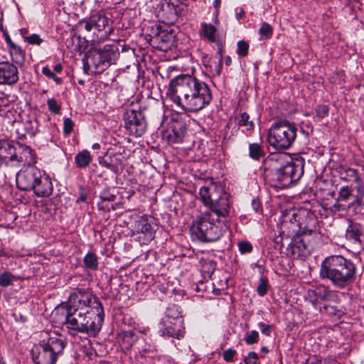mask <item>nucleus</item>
Masks as SVG:
<instances>
[{"label": "nucleus", "mask_w": 364, "mask_h": 364, "mask_svg": "<svg viewBox=\"0 0 364 364\" xmlns=\"http://www.w3.org/2000/svg\"><path fill=\"white\" fill-rule=\"evenodd\" d=\"M168 91L172 101L183 110L190 112L203 109L212 100L209 86L189 75H180L171 80Z\"/></svg>", "instance_id": "f257e3e1"}, {"label": "nucleus", "mask_w": 364, "mask_h": 364, "mask_svg": "<svg viewBox=\"0 0 364 364\" xmlns=\"http://www.w3.org/2000/svg\"><path fill=\"white\" fill-rule=\"evenodd\" d=\"M356 267L354 262L342 255L326 257L321 264L319 277L328 280L333 287L344 289L355 279Z\"/></svg>", "instance_id": "f03ea898"}, {"label": "nucleus", "mask_w": 364, "mask_h": 364, "mask_svg": "<svg viewBox=\"0 0 364 364\" xmlns=\"http://www.w3.org/2000/svg\"><path fill=\"white\" fill-rule=\"evenodd\" d=\"M104 318V308L66 311L65 325L72 335L82 333L95 338L102 329Z\"/></svg>", "instance_id": "7ed1b4c3"}, {"label": "nucleus", "mask_w": 364, "mask_h": 364, "mask_svg": "<svg viewBox=\"0 0 364 364\" xmlns=\"http://www.w3.org/2000/svg\"><path fill=\"white\" fill-rule=\"evenodd\" d=\"M228 229L227 222L203 212L193 222L190 232L193 240L213 242L218 240Z\"/></svg>", "instance_id": "20e7f679"}, {"label": "nucleus", "mask_w": 364, "mask_h": 364, "mask_svg": "<svg viewBox=\"0 0 364 364\" xmlns=\"http://www.w3.org/2000/svg\"><path fill=\"white\" fill-rule=\"evenodd\" d=\"M284 156L282 155H274L270 161L283 162ZM304 160L301 157L291 159L285 164L281 163L280 166L272 165V185L277 188H285L291 184L297 182L304 174Z\"/></svg>", "instance_id": "39448f33"}, {"label": "nucleus", "mask_w": 364, "mask_h": 364, "mask_svg": "<svg viewBox=\"0 0 364 364\" xmlns=\"http://www.w3.org/2000/svg\"><path fill=\"white\" fill-rule=\"evenodd\" d=\"M199 196L203 203L209 208L204 213L214 215L228 223L230 208V194L223 190L222 186L212 183L208 186H203L200 188Z\"/></svg>", "instance_id": "423d86ee"}, {"label": "nucleus", "mask_w": 364, "mask_h": 364, "mask_svg": "<svg viewBox=\"0 0 364 364\" xmlns=\"http://www.w3.org/2000/svg\"><path fill=\"white\" fill-rule=\"evenodd\" d=\"M66 343L62 336L51 333L47 339L33 346L31 354L36 364H55L63 353Z\"/></svg>", "instance_id": "0eeeda50"}, {"label": "nucleus", "mask_w": 364, "mask_h": 364, "mask_svg": "<svg viewBox=\"0 0 364 364\" xmlns=\"http://www.w3.org/2000/svg\"><path fill=\"white\" fill-rule=\"evenodd\" d=\"M364 185L362 183L340 188L338 197L333 205L336 211H352L361 214L364 211Z\"/></svg>", "instance_id": "6e6552de"}, {"label": "nucleus", "mask_w": 364, "mask_h": 364, "mask_svg": "<svg viewBox=\"0 0 364 364\" xmlns=\"http://www.w3.org/2000/svg\"><path fill=\"white\" fill-rule=\"evenodd\" d=\"M297 131V127L293 122L287 120L276 121L269 129V144L277 151L287 150L296 141Z\"/></svg>", "instance_id": "1a4fd4ad"}, {"label": "nucleus", "mask_w": 364, "mask_h": 364, "mask_svg": "<svg viewBox=\"0 0 364 364\" xmlns=\"http://www.w3.org/2000/svg\"><path fill=\"white\" fill-rule=\"evenodd\" d=\"M103 306L99 298L85 289H76L70 294L65 303L66 311L100 309Z\"/></svg>", "instance_id": "9d476101"}, {"label": "nucleus", "mask_w": 364, "mask_h": 364, "mask_svg": "<svg viewBox=\"0 0 364 364\" xmlns=\"http://www.w3.org/2000/svg\"><path fill=\"white\" fill-rule=\"evenodd\" d=\"M178 29L171 26H157L153 29L151 43L160 50L170 49L175 43Z\"/></svg>", "instance_id": "9b49d317"}, {"label": "nucleus", "mask_w": 364, "mask_h": 364, "mask_svg": "<svg viewBox=\"0 0 364 364\" xmlns=\"http://www.w3.org/2000/svg\"><path fill=\"white\" fill-rule=\"evenodd\" d=\"M156 226L151 218L143 215L135 221L132 236L141 244L147 245L154 238Z\"/></svg>", "instance_id": "f8f14e48"}, {"label": "nucleus", "mask_w": 364, "mask_h": 364, "mask_svg": "<svg viewBox=\"0 0 364 364\" xmlns=\"http://www.w3.org/2000/svg\"><path fill=\"white\" fill-rule=\"evenodd\" d=\"M125 128L135 136H141L146 129V122L141 111L127 109L124 115Z\"/></svg>", "instance_id": "ddd939ff"}, {"label": "nucleus", "mask_w": 364, "mask_h": 364, "mask_svg": "<svg viewBox=\"0 0 364 364\" xmlns=\"http://www.w3.org/2000/svg\"><path fill=\"white\" fill-rule=\"evenodd\" d=\"M44 171L36 166H29L16 175V186L22 191H32L37 185Z\"/></svg>", "instance_id": "4468645a"}, {"label": "nucleus", "mask_w": 364, "mask_h": 364, "mask_svg": "<svg viewBox=\"0 0 364 364\" xmlns=\"http://www.w3.org/2000/svg\"><path fill=\"white\" fill-rule=\"evenodd\" d=\"M158 333L163 337L181 339L185 335L183 321H173L161 318L158 323Z\"/></svg>", "instance_id": "2eb2a0df"}, {"label": "nucleus", "mask_w": 364, "mask_h": 364, "mask_svg": "<svg viewBox=\"0 0 364 364\" xmlns=\"http://www.w3.org/2000/svg\"><path fill=\"white\" fill-rule=\"evenodd\" d=\"M287 254L292 258L305 260L311 255V247L306 246L299 233L291 240L287 248Z\"/></svg>", "instance_id": "dca6fc26"}, {"label": "nucleus", "mask_w": 364, "mask_h": 364, "mask_svg": "<svg viewBox=\"0 0 364 364\" xmlns=\"http://www.w3.org/2000/svg\"><path fill=\"white\" fill-rule=\"evenodd\" d=\"M19 80L17 67L9 62H0V85H14Z\"/></svg>", "instance_id": "f3484780"}, {"label": "nucleus", "mask_w": 364, "mask_h": 364, "mask_svg": "<svg viewBox=\"0 0 364 364\" xmlns=\"http://www.w3.org/2000/svg\"><path fill=\"white\" fill-rule=\"evenodd\" d=\"M346 238L355 246L361 248L364 238V225L360 223L350 221L346 230Z\"/></svg>", "instance_id": "a211bd4d"}, {"label": "nucleus", "mask_w": 364, "mask_h": 364, "mask_svg": "<svg viewBox=\"0 0 364 364\" xmlns=\"http://www.w3.org/2000/svg\"><path fill=\"white\" fill-rule=\"evenodd\" d=\"M14 161L23 162L26 164L36 163V155L33 150L28 146L21 143H16Z\"/></svg>", "instance_id": "6ab92c4d"}, {"label": "nucleus", "mask_w": 364, "mask_h": 364, "mask_svg": "<svg viewBox=\"0 0 364 364\" xmlns=\"http://www.w3.org/2000/svg\"><path fill=\"white\" fill-rule=\"evenodd\" d=\"M53 191V185L50 177L44 171L41 178L36 187L33 188V192L36 196L38 198L49 197Z\"/></svg>", "instance_id": "aec40b11"}, {"label": "nucleus", "mask_w": 364, "mask_h": 364, "mask_svg": "<svg viewBox=\"0 0 364 364\" xmlns=\"http://www.w3.org/2000/svg\"><path fill=\"white\" fill-rule=\"evenodd\" d=\"M116 197L117 195L114 188H105L100 193V201L97 203L98 209L106 212L115 210V206L112 202L116 199Z\"/></svg>", "instance_id": "412c9836"}, {"label": "nucleus", "mask_w": 364, "mask_h": 364, "mask_svg": "<svg viewBox=\"0 0 364 364\" xmlns=\"http://www.w3.org/2000/svg\"><path fill=\"white\" fill-rule=\"evenodd\" d=\"M102 61L104 68H107L110 65L115 63L119 55V50L117 45H105L102 48L97 49Z\"/></svg>", "instance_id": "4be33fe9"}, {"label": "nucleus", "mask_w": 364, "mask_h": 364, "mask_svg": "<svg viewBox=\"0 0 364 364\" xmlns=\"http://www.w3.org/2000/svg\"><path fill=\"white\" fill-rule=\"evenodd\" d=\"M284 217V223L287 222V219L288 218L291 223L294 224L296 228H301L302 225H304L305 223L304 219L306 220V218H314V214L307 209H300L289 211V213H287Z\"/></svg>", "instance_id": "5701e85b"}, {"label": "nucleus", "mask_w": 364, "mask_h": 364, "mask_svg": "<svg viewBox=\"0 0 364 364\" xmlns=\"http://www.w3.org/2000/svg\"><path fill=\"white\" fill-rule=\"evenodd\" d=\"M306 246L311 247V252L316 247L321 240L320 232L316 230L306 228L299 233Z\"/></svg>", "instance_id": "b1692460"}, {"label": "nucleus", "mask_w": 364, "mask_h": 364, "mask_svg": "<svg viewBox=\"0 0 364 364\" xmlns=\"http://www.w3.org/2000/svg\"><path fill=\"white\" fill-rule=\"evenodd\" d=\"M186 128L182 123H176L171 127V129L166 135L169 143H181L185 136Z\"/></svg>", "instance_id": "393cba45"}, {"label": "nucleus", "mask_w": 364, "mask_h": 364, "mask_svg": "<svg viewBox=\"0 0 364 364\" xmlns=\"http://www.w3.org/2000/svg\"><path fill=\"white\" fill-rule=\"evenodd\" d=\"M99 164L109 169L114 173H118L119 166L121 164V159L116 155H109L104 157H100Z\"/></svg>", "instance_id": "a878e982"}, {"label": "nucleus", "mask_w": 364, "mask_h": 364, "mask_svg": "<svg viewBox=\"0 0 364 364\" xmlns=\"http://www.w3.org/2000/svg\"><path fill=\"white\" fill-rule=\"evenodd\" d=\"M76 168L80 169H86L92 161L91 154L87 149L79 151L74 159Z\"/></svg>", "instance_id": "bb28decb"}, {"label": "nucleus", "mask_w": 364, "mask_h": 364, "mask_svg": "<svg viewBox=\"0 0 364 364\" xmlns=\"http://www.w3.org/2000/svg\"><path fill=\"white\" fill-rule=\"evenodd\" d=\"M314 291L316 296V299L318 301H336L338 299L337 294L330 290L325 286L320 285L316 287L314 289Z\"/></svg>", "instance_id": "cd10ccee"}, {"label": "nucleus", "mask_w": 364, "mask_h": 364, "mask_svg": "<svg viewBox=\"0 0 364 364\" xmlns=\"http://www.w3.org/2000/svg\"><path fill=\"white\" fill-rule=\"evenodd\" d=\"M16 148V144L6 140L0 141V159H9L14 161V156Z\"/></svg>", "instance_id": "c85d7f7f"}, {"label": "nucleus", "mask_w": 364, "mask_h": 364, "mask_svg": "<svg viewBox=\"0 0 364 364\" xmlns=\"http://www.w3.org/2000/svg\"><path fill=\"white\" fill-rule=\"evenodd\" d=\"M87 58L90 60L91 65L95 68V73H101L106 68H104V62L100 55L97 50L92 51L88 55Z\"/></svg>", "instance_id": "c756f323"}, {"label": "nucleus", "mask_w": 364, "mask_h": 364, "mask_svg": "<svg viewBox=\"0 0 364 364\" xmlns=\"http://www.w3.org/2000/svg\"><path fill=\"white\" fill-rule=\"evenodd\" d=\"M339 175L341 179L342 180L346 181H353L356 182V183H360L358 171L355 168L346 166H341L339 168Z\"/></svg>", "instance_id": "7c9ffc66"}, {"label": "nucleus", "mask_w": 364, "mask_h": 364, "mask_svg": "<svg viewBox=\"0 0 364 364\" xmlns=\"http://www.w3.org/2000/svg\"><path fill=\"white\" fill-rule=\"evenodd\" d=\"M90 18L91 23L94 24L98 31H102L108 25L109 20L102 11L93 14Z\"/></svg>", "instance_id": "2f4dec72"}, {"label": "nucleus", "mask_w": 364, "mask_h": 364, "mask_svg": "<svg viewBox=\"0 0 364 364\" xmlns=\"http://www.w3.org/2000/svg\"><path fill=\"white\" fill-rule=\"evenodd\" d=\"M10 55L12 61L17 65L22 66L25 62V53L21 47L16 44H12V47L9 48Z\"/></svg>", "instance_id": "473e14b6"}, {"label": "nucleus", "mask_w": 364, "mask_h": 364, "mask_svg": "<svg viewBox=\"0 0 364 364\" xmlns=\"http://www.w3.org/2000/svg\"><path fill=\"white\" fill-rule=\"evenodd\" d=\"M166 8L169 12L167 23L172 24L182 14V9L179 5L175 4L174 2L168 3Z\"/></svg>", "instance_id": "72a5a7b5"}, {"label": "nucleus", "mask_w": 364, "mask_h": 364, "mask_svg": "<svg viewBox=\"0 0 364 364\" xmlns=\"http://www.w3.org/2000/svg\"><path fill=\"white\" fill-rule=\"evenodd\" d=\"M319 311L321 314H326L337 318H340L344 314V311L342 309L331 304H324L322 307H319Z\"/></svg>", "instance_id": "f704fd0d"}, {"label": "nucleus", "mask_w": 364, "mask_h": 364, "mask_svg": "<svg viewBox=\"0 0 364 364\" xmlns=\"http://www.w3.org/2000/svg\"><path fill=\"white\" fill-rule=\"evenodd\" d=\"M162 318L173 321H183L181 316L180 307L176 304H168L164 316Z\"/></svg>", "instance_id": "c9c22d12"}, {"label": "nucleus", "mask_w": 364, "mask_h": 364, "mask_svg": "<svg viewBox=\"0 0 364 364\" xmlns=\"http://www.w3.org/2000/svg\"><path fill=\"white\" fill-rule=\"evenodd\" d=\"M201 35L210 42L215 41L216 28L210 23H203L201 24Z\"/></svg>", "instance_id": "e433bc0d"}, {"label": "nucleus", "mask_w": 364, "mask_h": 364, "mask_svg": "<svg viewBox=\"0 0 364 364\" xmlns=\"http://www.w3.org/2000/svg\"><path fill=\"white\" fill-rule=\"evenodd\" d=\"M265 149L263 146L257 143L252 144V159L255 161L262 159V162H264L265 161Z\"/></svg>", "instance_id": "4c0bfd02"}, {"label": "nucleus", "mask_w": 364, "mask_h": 364, "mask_svg": "<svg viewBox=\"0 0 364 364\" xmlns=\"http://www.w3.org/2000/svg\"><path fill=\"white\" fill-rule=\"evenodd\" d=\"M83 262L85 268L92 270H96L98 268V261L97 255L93 252H88L84 257Z\"/></svg>", "instance_id": "58836bf2"}, {"label": "nucleus", "mask_w": 364, "mask_h": 364, "mask_svg": "<svg viewBox=\"0 0 364 364\" xmlns=\"http://www.w3.org/2000/svg\"><path fill=\"white\" fill-rule=\"evenodd\" d=\"M38 121L37 119L27 121L25 124L26 134L31 137L34 136L38 132Z\"/></svg>", "instance_id": "ea45409f"}, {"label": "nucleus", "mask_w": 364, "mask_h": 364, "mask_svg": "<svg viewBox=\"0 0 364 364\" xmlns=\"http://www.w3.org/2000/svg\"><path fill=\"white\" fill-rule=\"evenodd\" d=\"M252 209L254 210L255 213V218H254V220L257 222L262 220L263 218V208L259 199L254 198L252 200Z\"/></svg>", "instance_id": "a19ab883"}, {"label": "nucleus", "mask_w": 364, "mask_h": 364, "mask_svg": "<svg viewBox=\"0 0 364 364\" xmlns=\"http://www.w3.org/2000/svg\"><path fill=\"white\" fill-rule=\"evenodd\" d=\"M260 40L269 39L272 36V28L271 26L267 23H264L259 29Z\"/></svg>", "instance_id": "79ce46f5"}, {"label": "nucleus", "mask_w": 364, "mask_h": 364, "mask_svg": "<svg viewBox=\"0 0 364 364\" xmlns=\"http://www.w3.org/2000/svg\"><path fill=\"white\" fill-rule=\"evenodd\" d=\"M315 111L316 116L314 118L316 121H320L323 118L328 116L329 112V107L326 105H320L316 107Z\"/></svg>", "instance_id": "37998d69"}, {"label": "nucleus", "mask_w": 364, "mask_h": 364, "mask_svg": "<svg viewBox=\"0 0 364 364\" xmlns=\"http://www.w3.org/2000/svg\"><path fill=\"white\" fill-rule=\"evenodd\" d=\"M269 288V281L266 277L262 276L259 279V284L257 287V291L261 296H264Z\"/></svg>", "instance_id": "c03bdc74"}, {"label": "nucleus", "mask_w": 364, "mask_h": 364, "mask_svg": "<svg viewBox=\"0 0 364 364\" xmlns=\"http://www.w3.org/2000/svg\"><path fill=\"white\" fill-rule=\"evenodd\" d=\"M14 278V276L9 272H5L1 274L0 286L2 287H7L10 286L12 284Z\"/></svg>", "instance_id": "a18cd8bd"}, {"label": "nucleus", "mask_w": 364, "mask_h": 364, "mask_svg": "<svg viewBox=\"0 0 364 364\" xmlns=\"http://www.w3.org/2000/svg\"><path fill=\"white\" fill-rule=\"evenodd\" d=\"M304 299L306 301L309 302L315 309H318V302L314 289L306 291L304 295Z\"/></svg>", "instance_id": "49530a36"}, {"label": "nucleus", "mask_w": 364, "mask_h": 364, "mask_svg": "<svg viewBox=\"0 0 364 364\" xmlns=\"http://www.w3.org/2000/svg\"><path fill=\"white\" fill-rule=\"evenodd\" d=\"M236 53L240 58L247 56L249 51V44L245 41H239L237 43Z\"/></svg>", "instance_id": "de8ad7c7"}, {"label": "nucleus", "mask_w": 364, "mask_h": 364, "mask_svg": "<svg viewBox=\"0 0 364 364\" xmlns=\"http://www.w3.org/2000/svg\"><path fill=\"white\" fill-rule=\"evenodd\" d=\"M47 105L48 109L53 114H59L61 109V106L57 102L54 98H48L47 100Z\"/></svg>", "instance_id": "09e8293b"}, {"label": "nucleus", "mask_w": 364, "mask_h": 364, "mask_svg": "<svg viewBox=\"0 0 364 364\" xmlns=\"http://www.w3.org/2000/svg\"><path fill=\"white\" fill-rule=\"evenodd\" d=\"M74 122L70 118H65L63 121V133L68 136L73 131Z\"/></svg>", "instance_id": "8fccbe9b"}, {"label": "nucleus", "mask_w": 364, "mask_h": 364, "mask_svg": "<svg viewBox=\"0 0 364 364\" xmlns=\"http://www.w3.org/2000/svg\"><path fill=\"white\" fill-rule=\"evenodd\" d=\"M203 271L208 274H212L216 267V264L213 261H205L203 264Z\"/></svg>", "instance_id": "3c124183"}, {"label": "nucleus", "mask_w": 364, "mask_h": 364, "mask_svg": "<svg viewBox=\"0 0 364 364\" xmlns=\"http://www.w3.org/2000/svg\"><path fill=\"white\" fill-rule=\"evenodd\" d=\"M26 41L29 44L40 46L43 42V39L41 38L39 35L33 33L29 36L24 37Z\"/></svg>", "instance_id": "603ef678"}, {"label": "nucleus", "mask_w": 364, "mask_h": 364, "mask_svg": "<svg viewBox=\"0 0 364 364\" xmlns=\"http://www.w3.org/2000/svg\"><path fill=\"white\" fill-rule=\"evenodd\" d=\"M248 91V87H247L246 90H241L239 92V105L241 107H245L246 104L248 102L249 100V93Z\"/></svg>", "instance_id": "864d4df0"}, {"label": "nucleus", "mask_w": 364, "mask_h": 364, "mask_svg": "<svg viewBox=\"0 0 364 364\" xmlns=\"http://www.w3.org/2000/svg\"><path fill=\"white\" fill-rule=\"evenodd\" d=\"M238 249L241 254L250 252V243L247 240H241L238 242Z\"/></svg>", "instance_id": "5fc2aeb1"}, {"label": "nucleus", "mask_w": 364, "mask_h": 364, "mask_svg": "<svg viewBox=\"0 0 364 364\" xmlns=\"http://www.w3.org/2000/svg\"><path fill=\"white\" fill-rule=\"evenodd\" d=\"M236 353V351L232 348H229L223 352V358L227 362H231Z\"/></svg>", "instance_id": "6e6d98bb"}, {"label": "nucleus", "mask_w": 364, "mask_h": 364, "mask_svg": "<svg viewBox=\"0 0 364 364\" xmlns=\"http://www.w3.org/2000/svg\"><path fill=\"white\" fill-rule=\"evenodd\" d=\"M259 330L261 331V332L266 335V336H269L270 335V333H271V326L270 325H267L264 323H262V322H260L259 323Z\"/></svg>", "instance_id": "4d7b16f0"}, {"label": "nucleus", "mask_w": 364, "mask_h": 364, "mask_svg": "<svg viewBox=\"0 0 364 364\" xmlns=\"http://www.w3.org/2000/svg\"><path fill=\"white\" fill-rule=\"evenodd\" d=\"M249 118V114L247 112L242 113L240 119L238 121L239 126H246L248 123Z\"/></svg>", "instance_id": "13d9d810"}, {"label": "nucleus", "mask_w": 364, "mask_h": 364, "mask_svg": "<svg viewBox=\"0 0 364 364\" xmlns=\"http://www.w3.org/2000/svg\"><path fill=\"white\" fill-rule=\"evenodd\" d=\"M42 73L49 79H51L55 75L48 66L42 68Z\"/></svg>", "instance_id": "bf43d9fd"}, {"label": "nucleus", "mask_w": 364, "mask_h": 364, "mask_svg": "<svg viewBox=\"0 0 364 364\" xmlns=\"http://www.w3.org/2000/svg\"><path fill=\"white\" fill-rule=\"evenodd\" d=\"M322 364H339L334 358L328 356L322 360Z\"/></svg>", "instance_id": "052dcab7"}, {"label": "nucleus", "mask_w": 364, "mask_h": 364, "mask_svg": "<svg viewBox=\"0 0 364 364\" xmlns=\"http://www.w3.org/2000/svg\"><path fill=\"white\" fill-rule=\"evenodd\" d=\"M215 66H216V70L217 73L219 74L220 73V70L222 68V58H219L217 60H215Z\"/></svg>", "instance_id": "680f3d73"}, {"label": "nucleus", "mask_w": 364, "mask_h": 364, "mask_svg": "<svg viewBox=\"0 0 364 364\" xmlns=\"http://www.w3.org/2000/svg\"><path fill=\"white\" fill-rule=\"evenodd\" d=\"M94 27L95 26L94 24L91 23V19L90 18L89 20L85 22V28L87 31H91Z\"/></svg>", "instance_id": "e2e57ef3"}, {"label": "nucleus", "mask_w": 364, "mask_h": 364, "mask_svg": "<svg viewBox=\"0 0 364 364\" xmlns=\"http://www.w3.org/2000/svg\"><path fill=\"white\" fill-rule=\"evenodd\" d=\"M235 17L238 21L242 19L245 17L244 10L240 9L239 11L236 12Z\"/></svg>", "instance_id": "0e129e2a"}, {"label": "nucleus", "mask_w": 364, "mask_h": 364, "mask_svg": "<svg viewBox=\"0 0 364 364\" xmlns=\"http://www.w3.org/2000/svg\"><path fill=\"white\" fill-rule=\"evenodd\" d=\"M259 333L256 331H252V343H256L258 341Z\"/></svg>", "instance_id": "69168bd1"}, {"label": "nucleus", "mask_w": 364, "mask_h": 364, "mask_svg": "<svg viewBox=\"0 0 364 364\" xmlns=\"http://www.w3.org/2000/svg\"><path fill=\"white\" fill-rule=\"evenodd\" d=\"M90 65H92L87 58L86 60H83V68L85 73H87V70L90 69Z\"/></svg>", "instance_id": "338daca9"}, {"label": "nucleus", "mask_w": 364, "mask_h": 364, "mask_svg": "<svg viewBox=\"0 0 364 364\" xmlns=\"http://www.w3.org/2000/svg\"><path fill=\"white\" fill-rule=\"evenodd\" d=\"M87 200V194L84 192L80 193V197L77 198V202H85Z\"/></svg>", "instance_id": "774afa93"}]
</instances>
